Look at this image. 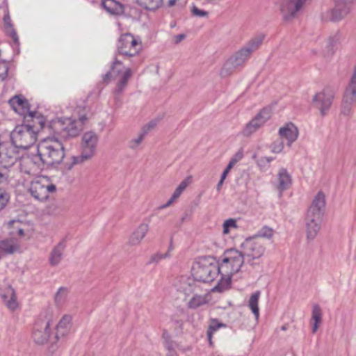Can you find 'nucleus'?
Returning <instances> with one entry per match:
<instances>
[{
    "label": "nucleus",
    "instance_id": "338daca9",
    "mask_svg": "<svg viewBox=\"0 0 356 356\" xmlns=\"http://www.w3.org/2000/svg\"><path fill=\"white\" fill-rule=\"evenodd\" d=\"M281 330H284V331L286 330H287V326L286 325H282L281 327Z\"/></svg>",
    "mask_w": 356,
    "mask_h": 356
},
{
    "label": "nucleus",
    "instance_id": "a878e982",
    "mask_svg": "<svg viewBox=\"0 0 356 356\" xmlns=\"http://www.w3.org/2000/svg\"><path fill=\"white\" fill-rule=\"evenodd\" d=\"M102 6L111 15H121L124 12V6L115 0H102Z\"/></svg>",
    "mask_w": 356,
    "mask_h": 356
},
{
    "label": "nucleus",
    "instance_id": "cd10ccee",
    "mask_svg": "<svg viewBox=\"0 0 356 356\" xmlns=\"http://www.w3.org/2000/svg\"><path fill=\"white\" fill-rule=\"evenodd\" d=\"M19 248L18 243L13 238H7L0 241V256L13 254Z\"/></svg>",
    "mask_w": 356,
    "mask_h": 356
},
{
    "label": "nucleus",
    "instance_id": "4d7b16f0",
    "mask_svg": "<svg viewBox=\"0 0 356 356\" xmlns=\"http://www.w3.org/2000/svg\"><path fill=\"white\" fill-rule=\"evenodd\" d=\"M257 165L261 167V168H263L266 165V164L267 163L266 161H265L264 159V156L263 157H261L260 159H259L257 161Z\"/></svg>",
    "mask_w": 356,
    "mask_h": 356
},
{
    "label": "nucleus",
    "instance_id": "864d4df0",
    "mask_svg": "<svg viewBox=\"0 0 356 356\" xmlns=\"http://www.w3.org/2000/svg\"><path fill=\"white\" fill-rule=\"evenodd\" d=\"M3 23L5 25V29L10 28L11 26H13L12 22H11L10 15L8 13L7 14H6L3 17Z\"/></svg>",
    "mask_w": 356,
    "mask_h": 356
},
{
    "label": "nucleus",
    "instance_id": "412c9836",
    "mask_svg": "<svg viewBox=\"0 0 356 356\" xmlns=\"http://www.w3.org/2000/svg\"><path fill=\"white\" fill-rule=\"evenodd\" d=\"M279 135L281 139H286L287 140V145L291 147L292 143L298 138V129L294 124L289 122L280 128Z\"/></svg>",
    "mask_w": 356,
    "mask_h": 356
},
{
    "label": "nucleus",
    "instance_id": "8fccbe9b",
    "mask_svg": "<svg viewBox=\"0 0 356 356\" xmlns=\"http://www.w3.org/2000/svg\"><path fill=\"white\" fill-rule=\"evenodd\" d=\"M168 257V253L165 254H156L151 257L150 262H159L162 259H165Z\"/></svg>",
    "mask_w": 356,
    "mask_h": 356
},
{
    "label": "nucleus",
    "instance_id": "bf43d9fd",
    "mask_svg": "<svg viewBox=\"0 0 356 356\" xmlns=\"http://www.w3.org/2000/svg\"><path fill=\"white\" fill-rule=\"evenodd\" d=\"M224 180H225V179H222V177H220V181H218V184H217V186H216V190H217L218 191H220L221 187H222V184H223Z\"/></svg>",
    "mask_w": 356,
    "mask_h": 356
},
{
    "label": "nucleus",
    "instance_id": "9b49d317",
    "mask_svg": "<svg viewBox=\"0 0 356 356\" xmlns=\"http://www.w3.org/2000/svg\"><path fill=\"white\" fill-rule=\"evenodd\" d=\"M29 191L35 200L42 202L48 200L49 194L56 191V186L48 177L40 176L31 182Z\"/></svg>",
    "mask_w": 356,
    "mask_h": 356
},
{
    "label": "nucleus",
    "instance_id": "052dcab7",
    "mask_svg": "<svg viewBox=\"0 0 356 356\" xmlns=\"http://www.w3.org/2000/svg\"><path fill=\"white\" fill-rule=\"evenodd\" d=\"M17 234L20 236H24V229L22 228H18L17 229Z\"/></svg>",
    "mask_w": 356,
    "mask_h": 356
},
{
    "label": "nucleus",
    "instance_id": "20e7f679",
    "mask_svg": "<svg viewBox=\"0 0 356 356\" xmlns=\"http://www.w3.org/2000/svg\"><path fill=\"white\" fill-rule=\"evenodd\" d=\"M325 205V195L322 192H318L308 209L305 217L306 233L308 240L314 239L321 229Z\"/></svg>",
    "mask_w": 356,
    "mask_h": 356
},
{
    "label": "nucleus",
    "instance_id": "b1692460",
    "mask_svg": "<svg viewBox=\"0 0 356 356\" xmlns=\"http://www.w3.org/2000/svg\"><path fill=\"white\" fill-rule=\"evenodd\" d=\"M65 247V240L63 239L53 248L49 258V264L51 266H56L58 265L62 259L63 254Z\"/></svg>",
    "mask_w": 356,
    "mask_h": 356
},
{
    "label": "nucleus",
    "instance_id": "13d9d810",
    "mask_svg": "<svg viewBox=\"0 0 356 356\" xmlns=\"http://www.w3.org/2000/svg\"><path fill=\"white\" fill-rule=\"evenodd\" d=\"M162 337L164 339V342H166V341H168V339H171L170 334H168V332L166 330H164L163 332Z\"/></svg>",
    "mask_w": 356,
    "mask_h": 356
},
{
    "label": "nucleus",
    "instance_id": "4be33fe9",
    "mask_svg": "<svg viewBox=\"0 0 356 356\" xmlns=\"http://www.w3.org/2000/svg\"><path fill=\"white\" fill-rule=\"evenodd\" d=\"M9 104L13 110L25 117V115L31 112L28 101L22 96L16 95L9 100Z\"/></svg>",
    "mask_w": 356,
    "mask_h": 356
},
{
    "label": "nucleus",
    "instance_id": "6ab92c4d",
    "mask_svg": "<svg viewBox=\"0 0 356 356\" xmlns=\"http://www.w3.org/2000/svg\"><path fill=\"white\" fill-rule=\"evenodd\" d=\"M307 0H284L281 5V12L285 21L294 19Z\"/></svg>",
    "mask_w": 356,
    "mask_h": 356
},
{
    "label": "nucleus",
    "instance_id": "bb28decb",
    "mask_svg": "<svg viewBox=\"0 0 356 356\" xmlns=\"http://www.w3.org/2000/svg\"><path fill=\"white\" fill-rule=\"evenodd\" d=\"M1 298L9 309L14 311L18 307L15 291L13 287L8 286L6 289L5 293L1 295Z\"/></svg>",
    "mask_w": 356,
    "mask_h": 356
},
{
    "label": "nucleus",
    "instance_id": "0e129e2a",
    "mask_svg": "<svg viewBox=\"0 0 356 356\" xmlns=\"http://www.w3.org/2000/svg\"><path fill=\"white\" fill-rule=\"evenodd\" d=\"M57 347H58L57 346L52 343L50 346V351H51L52 353L54 352L56 350V349L57 348Z\"/></svg>",
    "mask_w": 356,
    "mask_h": 356
},
{
    "label": "nucleus",
    "instance_id": "ddd939ff",
    "mask_svg": "<svg viewBox=\"0 0 356 356\" xmlns=\"http://www.w3.org/2000/svg\"><path fill=\"white\" fill-rule=\"evenodd\" d=\"M242 252L246 261L253 265V261L259 259L265 252L264 245L259 239L248 238L241 244Z\"/></svg>",
    "mask_w": 356,
    "mask_h": 356
},
{
    "label": "nucleus",
    "instance_id": "f3484780",
    "mask_svg": "<svg viewBox=\"0 0 356 356\" xmlns=\"http://www.w3.org/2000/svg\"><path fill=\"white\" fill-rule=\"evenodd\" d=\"M271 116V108L265 107L262 108L257 115L250 121L244 128L243 134L245 136H249L258 129L263 126Z\"/></svg>",
    "mask_w": 356,
    "mask_h": 356
},
{
    "label": "nucleus",
    "instance_id": "f03ea898",
    "mask_svg": "<svg viewBox=\"0 0 356 356\" xmlns=\"http://www.w3.org/2000/svg\"><path fill=\"white\" fill-rule=\"evenodd\" d=\"M264 35H258L252 38L243 47L230 56L222 66L220 74L222 77L231 75L235 69L243 66L249 59L251 54L262 44Z\"/></svg>",
    "mask_w": 356,
    "mask_h": 356
},
{
    "label": "nucleus",
    "instance_id": "c85d7f7f",
    "mask_svg": "<svg viewBox=\"0 0 356 356\" xmlns=\"http://www.w3.org/2000/svg\"><path fill=\"white\" fill-rule=\"evenodd\" d=\"M278 190L282 193L290 187L292 183L291 175L288 172L286 168H281L279 170L278 175Z\"/></svg>",
    "mask_w": 356,
    "mask_h": 356
},
{
    "label": "nucleus",
    "instance_id": "473e14b6",
    "mask_svg": "<svg viewBox=\"0 0 356 356\" xmlns=\"http://www.w3.org/2000/svg\"><path fill=\"white\" fill-rule=\"evenodd\" d=\"M260 291H257L254 293H252L250 298L248 306L253 314L254 315L256 318H258L259 316V309L258 307L259 299L260 297Z\"/></svg>",
    "mask_w": 356,
    "mask_h": 356
},
{
    "label": "nucleus",
    "instance_id": "aec40b11",
    "mask_svg": "<svg viewBox=\"0 0 356 356\" xmlns=\"http://www.w3.org/2000/svg\"><path fill=\"white\" fill-rule=\"evenodd\" d=\"M24 122L33 129L35 133L38 135V132L42 130L45 124V118L43 115L38 114L37 112H29L25 117H24Z\"/></svg>",
    "mask_w": 356,
    "mask_h": 356
},
{
    "label": "nucleus",
    "instance_id": "09e8293b",
    "mask_svg": "<svg viewBox=\"0 0 356 356\" xmlns=\"http://www.w3.org/2000/svg\"><path fill=\"white\" fill-rule=\"evenodd\" d=\"M187 284V287H183V291L184 292L185 294L189 295L194 291L193 286L195 284V281L188 280Z\"/></svg>",
    "mask_w": 356,
    "mask_h": 356
},
{
    "label": "nucleus",
    "instance_id": "603ef678",
    "mask_svg": "<svg viewBox=\"0 0 356 356\" xmlns=\"http://www.w3.org/2000/svg\"><path fill=\"white\" fill-rule=\"evenodd\" d=\"M156 125V122L154 121H151L148 124H145L141 129V131H145V135L152 129H154Z\"/></svg>",
    "mask_w": 356,
    "mask_h": 356
},
{
    "label": "nucleus",
    "instance_id": "5701e85b",
    "mask_svg": "<svg viewBox=\"0 0 356 356\" xmlns=\"http://www.w3.org/2000/svg\"><path fill=\"white\" fill-rule=\"evenodd\" d=\"M72 316L64 315L56 326L55 338L58 341L60 338L67 335L71 329Z\"/></svg>",
    "mask_w": 356,
    "mask_h": 356
},
{
    "label": "nucleus",
    "instance_id": "6e6d98bb",
    "mask_svg": "<svg viewBox=\"0 0 356 356\" xmlns=\"http://www.w3.org/2000/svg\"><path fill=\"white\" fill-rule=\"evenodd\" d=\"M186 38L185 34H178L175 36V42L176 44L179 43L181 41H182Z\"/></svg>",
    "mask_w": 356,
    "mask_h": 356
},
{
    "label": "nucleus",
    "instance_id": "f8f14e48",
    "mask_svg": "<svg viewBox=\"0 0 356 356\" xmlns=\"http://www.w3.org/2000/svg\"><path fill=\"white\" fill-rule=\"evenodd\" d=\"M356 0H334V7L321 15L324 22H339L350 13Z\"/></svg>",
    "mask_w": 356,
    "mask_h": 356
},
{
    "label": "nucleus",
    "instance_id": "680f3d73",
    "mask_svg": "<svg viewBox=\"0 0 356 356\" xmlns=\"http://www.w3.org/2000/svg\"><path fill=\"white\" fill-rule=\"evenodd\" d=\"M176 2H177V0H169L168 6L169 7H172L174 5H175Z\"/></svg>",
    "mask_w": 356,
    "mask_h": 356
},
{
    "label": "nucleus",
    "instance_id": "e2e57ef3",
    "mask_svg": "<svg viewBox=\"0 0 356 356\" xmlns=\"http://www.w3.org/2000/svg\"><path fill=\"white\" fill-rule=\"evenodd\" d=\"M264 159H265V161H266V163H269L270 162H271L272 161H273L274 158H273V157L264 156Z\"/></svg>",
    "mask_w": 356,
    "mask_h": 356
},
{
    "label": "nucleus",
    "instance_id": "79ce46f5",
    "mask_svg": "<svg viewBox=\"0 0 356 356\" xmlns=\"http://www.w3.org/2000/svg\"><path fill=\"white\" fill-rule=\"evenodd\" d=\"M9 199V194L3 188H0V211L5 208Z\"/></svg>",
    "mask_w": 356,
    "mask_h": 356
},
{
    "label": "nucleus",
    "instance_id": "7ed1b4c3",
    "mask_svg": "<svg viewBox=\"0 0 356 356\" xmlns=\"http://www.w3.org/2000/svg\"><path fill=\"white\" fill-rule=\"evenodd\" d=\"M78 120L72 118L58 119L54 122V131L63 137H76L83 130L84 124L88 122V108L85 105L78 106L75 109Z\"/></svg>",
    "mask_w": 356,
    "mask_h": 356
},
{
    "label": "nucleus",
    "instance_id": "423d86ee",
    "mask_svg": "<svg viewBox=\"0 0 356 356\" xmlns=\"http://www.w3.org/2000/svg\"><path fill=\"white\" fill-rule=\"evenodd\" d=\"M142 49L141 42L131 33L122 34L117 42V53L124 60L129 61L132 65H138L141 63L139 57Z\"/></svg>",
    "mask_w": 356,
    "mask_h": 356
},
{
    "label": "nucleus",
    "instance_id": "5fc2aeb1",
    "mask_svg": "<svg viewBox=\"0 0 356 356\" xmlns=\"http://www.w3.org/2000/svg\"><path fill=\"white\" fill-rule=\"evenodd\" d=\"M234 165H233L232 163L229 162L227 166L226 167V168L225 169V170L223 171V172L221 175V177H222V179H225L227 174L229 173L230 170L234 167Z\"/></svg>",
    "mask_w": 356,
    "mask_h": 356
},
{
    "label": "nucleus",
    "instance_id": "3c124183",
    "mask_svg": "<svg viewBox=\"0 0 356 356\" xmlns=\"http://www.w3.org/2000/svg\"><path fill=\"white\" fill-rule=\"evenodd\" d=\"M8 177L9 175L6 168L4 170H0V184L7 183Z\"/></svg>",
    "mask_w": 356,
    "mask_h": 356
},
{
    "label": "nucleus",
    "instance_id": "a18cd8bd",
    "mask_svg": "<svg viewBox=\"0 0 356 356\" xmlns=\"http://www.w3.org/2000/svg\"><path fill=\"white\" fill-rule=\"evenodd\" d=\"M284 148V143L281 140H275L271 145V151L273 153H280Z\"/></svg>",
    "mask_w": 356,
    "mask_h": 356
},
{
    "label": "nucleus",
    "instance_id": "ea45409f",
    "mask_svg": "<svg viewBox=\"0 0 356 356\" xmlns=\"http://www.w3.org/2000/svg\"><path fill=\"white\" fill-rule=\"evenodd\" d=\"M145 136V131H140L138 136L136 138L131 139L129 142V147L131 149H136L138 147V145L142 143Z\"/></svg>",
    "mask_w": 356,
    "mask_h": 356
},
{
    "label": "nucleus",
    "instance_id": "4c0bfd02",
    "mask_svg": "<svg viewBox=\"0 0 356 356\" xmlns=\"http://www.w3.org/2000/svg\"><path fill=\"white\" fill-rule=\"evenodd\" d=\"M67 289L65 287H60L55 296V302L57 305L60 306L65 302L67 295Z\"/></svg>",
    "mask_w": 356,
    "mask_h": 356
},
{
    "label": "nucleus",
    "instance_id": "0eeeda50",
    "mask_svg": "<svg viewBox=\"0 0 356 356\" xmlns=\"http://www.w3.org/2000/svg\"><path fill=\"white\" fill-rule=\"evenodd\" d=\"M99 141L97 134L94 131H87L84 133L81 138V154L79 156H72L70 163H65V168L71 170L74 165L82 164L91 160L96 153V149Z\"/></svg>",
    "mask_w": 356,
    "mask_h": 356
},
{
    "label": "nucleus",
    "instance_id": "a211bd4d",
    "mask_svg": "<svg viewBox=\"0 0 356 356\" xmlns=\"http://www.w3.org/2000/svg\"><path fill=\"white\" fill-rule=\"evenodd\" d=\"M50 323L47 320L35 321L32 333V338L37 344L42 345L47 342L50 337Z\"/></svg>",
    "mask_w": 356,
    "mask_h": 356
},
{
    "label": "nucleus",
    "instance_id": "58836bf2",
    "mask_svg": "<svg viewBox=\"0 0 356 356\" xmlns=\"http://www.w3.org/2000/svg\"><path fill=\"white\" fill-rule=\"evenodd\" d=\"M273 232L272 228L265 226L262 227L253 238L256 239H259V238H270L273 235Z\"/></svg>",
    "mask_w": 356,
    "mask_h": 356
},
{
    "label": "nucleus",
    "instance_id": "9d476101",
    "mask_svg": "<svg viewBox=\"0 0 356 356\" xmlns=\"http://www.w3.org/2000/svg\"><path fill=\"white\" fill-rule=\"evenodd\" d=\"M37 134L24 122L17 125L10 134L11 142L21 149H28L37 140Z\"/></svg>",
    "mask_w": 356,
    "mask_h": 356
},
{
    "label": "nucleus",
    "instance_id": "c756f323",
    "mask_svg": "<svg viewBox=\"0 0 356 356\" xmlns=\"http://www.w3.org/2000/svg\"><path fill=\"white\" fill-rule=\"evenodd\" d=\"M322 316L323 312L321 307L318 304H314L312 307V320L314 321V324L312 326V332L315 333L319 325L322 322Z\"/></svg>",
    "mask_w": 356,
    "mask_h": 356
},
{
    "label": "nucleus",
    "instance_id": "39448f33",
    "mask_svg": "<svg viewBox=\"0 0 356 356\" xmlns=\"http://www.w3.org/2000/svg\"><path fill=\"white\" fill-rule=\"evenodd\" d=\"M219 273H222L220 265L213 257H200L192 266L194 280L202 282H211Z\"/></svg>",
    "mask_w": 356,
    "mask_h": 356
},
{
    "label": "nucleus",
    "instance_id": "de8ad7c7",
    "mask_svg": "<svg viewBox=\"0 0 356 356\" xmlns=\"http://www.w3.org/2000/svg\"><path fill=\"white\" fill-rule=\"evenodd\" d=\"M243 157V152L242 149H239L237 152L234 154V155L232 157L229 161V163L235 165L237 162L241 161Z\"/></svg>",
    "mask_w": 356,
    "mask_h": 356
},
{
    "label": "nucleus",
    "instance_id": "72a5a7b5",
    "mask_svg": "<svg viewBox=\"0 0 356 356\" xmlns=\"http://www.w3.org/2000/svg\"><path fill=\"white\" fill-rule=\"evenodd\" d=\"M187 186V182L186 180L182 181L179 185L177 187L175 191H174L172 197L170 198V200L165 204L161 205L159 209H165L168 207H169L176 199H177L180 195L182 193V192L185 190V188Z\"/></svg>",
    "mask_w": 356,
    "mask_h": 356
},
{
    "label": "nucleus",
    "instance_id": "37998d69",
    "mask_svg": "<svg viewBox=\"0 0 356 356\" xmlns=\"http://www.w3.org/2000/svg\"><path fill=\"white\" fill-rule=\"evenodd\" d=\"M9 67L6 61H0V81H4L8 76Z\"/></svg>",
    "mask_w": 356,
    "mask_h": 356
},
{
    "label": "nucleus",
    "instance_id": "c03bdc74",
    "mask_svg": "<svg viewBox=\"0 0 356 356\" xmlns=\"http://www.w3.org/2000/svg\"><path fill=\"white\" fill-rule=\"evenodd\" d=\"M5 31H6V35L12 38V40H13L15 44H16L17 45H19V37L17 35L16 31L13 28V26H11L10 28H6Z\"/></svg>",
    "mask_w": 356,
    "mask_h": 356
},
{
    "label": "nucleus",
    "instance_id": "6e6552de",
    "mask_svg": "<svg viewBox=\"0 0 356 356\" xmlns=\"http://www.w3.org/2000/svg\"><path fill=\"white\" fill-rule=\"evenodd\" d=\"M131 76V67H124L122 62L115 57L110 70L103 76V82L108 83L112 79H118L114 92L116 95H119L127 88L128 81Z\"/></svg>",
    "mask_w": 356,
    "mask_h": 356
},
{
    "label": "nucleus",
    "instance_id": "774afa93",
    "mask_svg": "<svg viewBox=\"0 0 356 356\" xmlns=\"http://www.w3.org/2000/svg\"><path fill=\"white\" fill-rule=\"evenodd\" d=\"M167 356H178V355L176 353H174V354H170V355H168Z\"/></svg>",
    "mask_w": 356,
    "mask_h": 356
},
{
    "label": "nucleus",
    "instance_id": "1a4fd4ad",
    "mask_svg": "<svg viewBox=\"0 0 356 356\" xmlns=\"http://www.w3.org/2000/svg\"><path fill=\"white\" fill-rule=\"evenodd\" d=\"M245 260L242 252L236 249L226 250L219 264L222 273L234 275L238 273Z\"/></svg>",
    "mask_w": 356,
    "mask_h": 356
},
{
    "label": "nucleus",
    "instance_id": "393cba45",
    "mask_svg": "<svg viewBox=\"0 0 356 356\" xmlns=\"http://www.w3.org/2000/svg\"><path fill=\"white\" fill-rule=\"evenodd\" d=\"M149 230L147 223H141L131 234L129 243L131 245H136L140 243Z\"/></svg>",
    "mask_w": 356,
    "mask_h": 356
},
{
    "label": "nucleus",
    "instance_id": "a19ab883",
    "mask_svg": "<svg viewBox=\"0 0 356 356\" xmlns=\"http://www.w3.org/2000/svg\"><path fill=\"white\" fill-rule=\"evenodd\" d=\"M165 348L168 350V355L176 353V350L178 348L179 345L172 339H168L166 342H164Z\"/></svg>",
    "mask_w": 356,
    "mask_h": 356
},
{
    "label": "nucleus",
    "instance_id": "2f4dec72",
    "mask_svg": "<svg viewBox=\"0 0 356 356\" xmlns=\"http://www.w3.org/2000/svg\"><path fill=\"white\" fill-rule=\"evenodd\" d=\"M208 302V295H194L188 302V307L190 309H197Z\"/></svg>",
    "mask_w": 356,
    "mask_h": 356
},
{
    "label": "nucleus",
    "instance_id": "4468645a",
    "mask_svg": "<svg viewBox=\"0 0 356 356\" xmlns=\"http://www.w3.org/2000/svg\"><path fill=\"white\" fill-rule=\"evenodd\" d=\"M334 95L335 92L332 88L326 87L314 96L312 102L315 106L319 109L322 115L327 114L332 104Z\"/></svg>",
    "mask_w": 356,
    "mask_h": 356
},
{
    "label": "nucleus",
    "instance_id": "f704fd0d",
    "mask_svg": "<svg viewBox=\"0 0 356 356\" xmlns=\"http://www.w3.org/2000/svg\"><path fill=\"white\" fill-rule=\"evenodd\" d=\"M225 327H226V324L218 322L217 319L212 318L211 320V323L209 325L207 332L209 343L211 346H212V344H213L212 337H213V333L215 332H216L219 328Z\"/></svg>",
    "mask_w": 356,
    "mask_h": 356
},
{
    "label": "nucleus",
    "instance_id": "49530a36",
    "mask_svg": "<svg viewBox=\"0 0 356 356\" xmlns=\"http://www.w3.org/2000/svg\"><path fill=\"white\" fill-rule=\"evenodd\" d=\"M191 14L193 16L198 17H208V15H209L208 12H207L204 10H201L195 6H193V7L191 8Z\"/></svg>",
    "mask_w": 356,
    "mask_h": 356
},
{
    "label": "nucleus",
    "instance_id": "2eb2a0df",
    "mask_svg": "<svg viewBox=\"0 0 356 356\" xmlns=\"http://www.w3.org/2000/svg\"><path fill=\"white\" fill-rule=\"evenodd\" d=\"M19 147H16L11 142H3L0 145V163L3 164L5 168L13 165L19 158L18 150Z\"/></svg>",
    "mask_w": 356,
    "mask_h": 356
},
{
    "label": "nucleus",
    "instance_id": "f257e3e1",
    "mask_svg": "<svg viewBox=\"0 0 356 356\" xmlns=\"http://www.w3.org/2000/svg\"><path fill=\"white\" fill-rule=\"evenodd\" d=\"M65 156L63 144L58 140H49L39 143L37 154L33 155L29 162L35 166V170H41L45 165L60 164Z\"/></svg>",
    "mask_w": 356,
    "mask_h": 356
},
{
    "label": "nucleus",
    "instance_id": "7c9ffc66",
    "mask_svg": "<svg viewBox=\"0 0 356 356\" xmlns=\"http://www.w3.org/2000/svg\"><path fill=\"white\" fill-rule=\"evenodd\" d=\"M222 277L218 282V284L213 288V291L222 292L230 287L232 277L233 275H229L227 273H220Z\"/></svg>",
    "mask_w": 356,
    "mask_h": 356
},
{
    "label": "nucleus",
    "instance_id": "69168bd1",
    "mask_svg": "<svg viewBox=\"0 0 356 356\" xmlns=\"http://www.w3.org/2000/svg\"><path fill=\"white\" fill-rule=\"evenodd\" d=\"M328 43L330 46L332 47L334 45L335 41L333 38H330Z\"/></svg>",
    "mask_w": 356,
    "mask_h": 356
},
{
    "label": "nucleus",
    "instance_id": "e433bc0d",
    "mask_svg": "<svg viewBox=\"0 0 356 356\" xmlns=\"http://www.w3.org/2000/svg\"><path fill=\"white\" fill-rule=\"evenodd\" d=\"M223 230L222 234L226 235L230 232L232 229H238V225L236 224V220L234 218H229L226 220L222 225Z\"/></svg>",
    "mask_w": 356,
    "mask_h": 356
},
{
    "label": "nucleus",
    "instance_id": "c9c22d12",
    "mask_svg": "<svg viewBox=\"0 0 356 356\" xmlns=\"http://www.w3.org/2000/svg\"><path fill=\"white\" fill-rule=\"evenodd\" d=\"M137 3L144 8L154 10L163 4V0H136Z\"/></svg>",
    "mask_w": 356,
    "mask_h": 356
},
{
    "label": "nucleus",
    "instance_id": "dca6fc26",
    "mask_svg": "<svg viewBox=\"0 0 356 356\" xmlns=\"http://www.w3.org/2000/svg\"><path fill=\"white\" fill-rule=\"evenodd\" d=\"M271 116V108L265 107L262 108L257 115L250 121L244 128L243 134L245 136H249L258 129L263 126Z\"/></svg>",
    "mask_w": 356,
    "mask_h": 356
}]
</instances>
